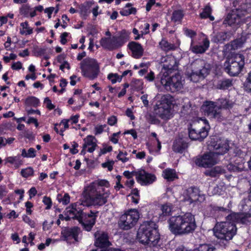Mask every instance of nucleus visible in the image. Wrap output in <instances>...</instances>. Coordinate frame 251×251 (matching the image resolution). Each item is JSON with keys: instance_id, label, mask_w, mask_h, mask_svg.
<instances>
[{"instance_id": "nucleus-1", "label": "nucleus", "mask_w": 251, "mask_h": 251, "mask_svg": "<svg viewBox=\"0 0 251 251\" xmlns=\"http://www.w3.org/2000/svg\"><path fill=\"white\" fill-rule=\"evenodd\" d=\"M168 222L169 230L175 235L192 233L197 226L194 215L189 212L172 216Z\"/></svg>"}, {"instance_id": "nucleus-2", "label": "nucleus", "mask_w": 251, "mask_h": 251, "mask_svg": "<svg viewBox=\"0 0 251 251\" xmlns=\"http://www.w3.org/2000/svg\"><path fill=\"white\" fill-rule=\"evenodd\" d=\"M137 237L139 242L150 247H156L159 245L160 234L158 226L152 221L144 222L140 226Z\"/></svg>"}, {"instance_id": "nucleus-3", "label": "nucleus", "mask_w": 251, "mask_h": 251, "mask_svg": "<svg viewBox=\"0 0 251 251\" xmlns=\"http://www.w3.org/2000/svg\"><path fill=\"white\" fill-rule=\"evenodd\" d=\"M87 192L81 198V204L84 206H100L107 201L110 193L108 190L96 187L92 188L88 187Z\"/></svg>"}, {"instance_id": "nucleus-4", "label": "nucleus", "mask_w": 251, "mask_h": 251, "mask_svg": "<svg viewBox=\"0 0 251 251\" xmlns=\"http://www.w3.org/2000/svg\"><path fill=\"white\" fill-rule=\"evenodd\" d=\"M236 232L235 224L229 222L217 224L214 228V235L220 240L218 244L223 248H226L228 241L233 238Z\"/></svg>"}, {"instance_id": "nucleus-5", "label": "nucleus", "mask_w": 251, "mask_h": 251, "mask_svg": "<svg viewBox=\"0 0 251 251\" xmlns=\"http://www.w3.org/2000/svg\"><path fill=\"white\" fill-rule=\"evenodd\" d=\"M245 57L243 54H236L226 60L224 64L226 72L229 75L234 76L240 74L245 64Z\"/></svg>"}, {"instance_id": "nucleus-6", "label": "nucleus", "mask_w": 251, "mask_h": 251, "mask_svg": "<svg viewBox=\"0 0 251 251\" xmlns=\"http://www.w3.org/2000/svg\"><path fill=\"white\" fill-rule=\"evenodd\" d=\"M82 75L91 80L97 78L100 72V66L96 60L86 58L80 63Z\"/></svg>"}, {"instance_id": "nucleus-7", "label": "nucleus", "mask_w": 251, "mask_h": 251, "mask_svg": "<svg viewBox=\"0 0 251 251\" xmlns=\"http://www.w3.org/2000/svg\"><path fill=\"white\" fill-rule=\"evenodd\" d=\"M140 217L136 209H130L122 215L118 222L119 227L125 230H129L136 224Z\"/></svg>"}, {"instance_id": "nucleus-8", "label": "nucleus", "mask_w": 251, "mask_h": 251, "mask_svg": "<svg viewBox=\"0 0 251 251\" xmlns=\"http://www.w3.org/2000/svg\"><path fill=\"white\" fill-rule=\"evenodd\" d=\"M201 108L204 115L207 116L210 120L221 122L225 119L221 110L214 101L206 100L203 102Z\"/></svg>"}, {"instance_id": "nucleus-9", "label": "nucleus", "mask_w": 251, "mask_h": 251, "mask_svg": "<svg viewBox=\"0 0 251 251\" xmlns=\"http://www.w3.org/2000/svg\"><path fill=\"white\" fill-rule=\"evenodd\" d=\"M95 239V245L99 247L95 251H123L119 248H107L111 243L109 241V237L107 232L102 230H98L94 233Z\"/></svg>"}, {"instance_id": "nucleus-10", "label": "nucleus", "mask_w": 251, "mask_h": 251, "mask_svg": "<svg viewBox=\"0 0 251 251\" xmlns=\"http://www.w3.org/2000/svg\"><path fill=\"white\" fill-rule=\"evenodd\" d=\"M193 70L190 75V78L191 80L194 82L198 81L195 77L203 78L207 75L210 70L209 64L202 59L196 60L193 64Z\"/></svg>"}, {"instance_id": "nucleus-11", "label": "nucleus", "mask_w": 251, "mask_h": 251, "mask_svg": "<svg viewBox=\"0 0 251 251\" xmlns=\"http://www.w3.org/2000/svg\"><path fill=\"white\" fill-rule=\"evenodd\" d=\"M161 83L168 91L175 92L180 90L183 87L181 77L179 74L172 76H164L161 78Z\"/></svg>"}, {"instance_id": "nucleus-12", "label": "nucleus", "mask_w": 251, "mask_h": 251, "mask_svg": "<svg viewBox=\"0 0 251 251\" xmlns=\"http://www.w3.org/2000/svg\"><path fill=\"white\" fill-rule=\"evenodd\" d=\"M198 123L204 125L200 129L193 128L191 125L188 128L189 136L193 140L202 141L208 135V130L210 128L208 121L205 118H200L198 119Z\"/></svg>"}, {"instance_id": "nucleus-13", "label": "nucleus", "mask_w": 251, "mask_h": 251, "mask_svg": "<svg viewBox=\"0 0 251 251\" xmlns=\"http://www.w3.org/2000/svg\"><path fill=\"white\" fill-rule=\"evenodd\" d=\"M209 147L213 149L212 151L217 157L220 155H224L229 150V144L226 140L222 139L217 137L211 139Z\"/></svg>"}, {"instance_id": "nucleus-14", "label": "nucleus", "mask_w": 251, "mask_h": 251, "mask_svg": "<svg viewBox=\"0 0 251 251\" xmlns=\"http://www.w3.org/2000/svg\"><path fill=\"white\" fill-rule=\"evenodd\" d=\"M99 212L90 210L88 213L83 212L79 223H80L83 229L87 231H90L96 222Z\"/></svg>"}, {"instance_id": "nucleus-15", "label": "nucleus", "mask_w": 251, "mask_h": 251, "mask_svg": "<svg viewBox=\"0 0 251 251\" xmlns=\"http://www.w3.org/2000/svg\"><path fill=\"white\" fill-rule=\"evenodd\" d=\"M219 161L218 157L212 152L204 154L196 163L199 166L208 168L217 164Z\"/></svg>"}, {"instance_id": "nucleus-16", "label": "nucleus", "mask_w": 251, "mask_h": 251, "mask_svg": "<svg viewBox=\"0 0 251 251\" xmlns=\"http://www.w3.org/2000/svg\"><path fill=\"white\" fill-rule=\"evenodd\" d=\"M136 176L137 181L142 185H148L154 182L156 177L154 175L148 173L145 170H138L137 172H133Z\"/></svg>"}, {"instance_id": "nucleus-17", "label": "nucleus", "mask_w": 251, "mask_h": 251, "mask_svg": "<svg viewBox=\"0 0 251 251\" xmlns=\"http://www.w3.org/2000/svg\"><path fill=\"white\" fill-rule=\"evenodd\" d=\"M124 43L121 36H113L111 38H103L100 41L101 46L109 50L121 46Z\"/></svg>"}, {"instance_id": "nucleus-18", "label": "nucleus", "mask_w": 251, "mask_h": 251, "mask_svg": "<svg viewBox=\"0 0 251 251\" xmlns=\"http://www.w3.org/2000/svg\"><path fill=\"white\" fill-rule=\"evenodd\" d=\"M226 221L235 224V223L248 225L251 223V215L245 213H232L226 217Z\"/></svg>"}, {"instance_id": "nucleus-19", "label": "nucleus", "mask_w": 251, "mask_h": 251, "mask_svg": "<svg viewBox=\"0 0 251 251\" xmlns=\"http://www.w3.org/2000/svg\"><path fill=\"white\" fill-rule=\"evenodd\" d=\"M81 205H83L81 204V200L79 202L72 203L66 208V214L71 215L72 219L79 221L84 212L81 207Z\"/></svg>"}, {"instance_id": "nucleus-20", "label": "nucleus", "mask_w": 251, "mask_h": 251, "mask_svg": "<svg viewBox=\"0 0 251 251\" xmlns=\"http://www.w3.org/2000/svg\"><path fill=\"white\" fill-rule=\"evenodd\" d=\"M245 162L241 157H235L233 162H230L226 166V168L230 172H240L245 169Z\"/></svg>"}, {"instance_id": "nucleus-21", "label": "nucleus", "mask_w": 251, "mask_h": 251, "mask_svg": "<svg viewBox=\"0 0 251 251\" xmlns=\"http://www.w3.org/2000/svg\"><path fill=\"white\" fill-rule=\"evenodd\" d=\"M154 113L157 117L163 120H168L171 118V108L156 104L154 109Z\"/></svg>"}, {"instance_id": "nucleus-22", "label": "nucleus", "mask_w": 251, "mask_h": 251, "mask_svg": "<svg viewBox=\"0 0 251 251\" xmlns=\"http://www.w3.org/2000/svg\"><path fill=\"white\" fill-rule=\"evenodd\" d=\"M210 42L207 38L203 39L202 43L195 45L193 40H191L190 50L194 53H203L208 49Z\"/></svg>"}, {"instance_id": "nucleus-23", "label": "nucleus", "mask_w": 251, "mask_h": 251, "mask_svg": "<svg viewBox=\"0 0 251 251\" xmlns=\"http://www.w3.org/2000/svg\"><path fill=\"white\" fill-rule=\"evenodd\" d=\"M127 47L131 52V56L133 58L138 59L143 55L144 49L140 44L132 41L128 43Z\"/></svg>"}, {"instance_id": "nucleus-24", "label": "nucleus", "mask_w": 251, "mask_h": 251, "mask_svg": "<svg viewBox=\"0 0 251 251\" xmlns=\"http://www.w3.org/2000/svg\"><path fill=\"white\" fill-rule=\"evenodd\" d=\"M207 208V210L210 212L209 214L215 217L224 216L229 212L228 209L222 206H219L216 204H211Z\"/></svg>"}, {"instance_id": "nucleus-25", "label": "nucleus", "mask_w": 251, "mask_h": 251, "mask_svg": "<svg viewBox=\"0 0 251 251\" xmlns=\"http://www.w3.org/2000/svg\"><path fill=\"white\" fill-rule=\"evenodd\" d=\"M248 198L243 199L239 204V209L242 213L251 215V186Z\"/></svg>"}, {"instance_id": "nucleus-26", "label": "nucleus", "mask_w": 251, "mask_h": 251, "mask_svg": "<svg viewBox=\"0 0 251 251\" xmlns=\"http://www.w3.org/2000/svg\"><path fill=\"white\" fill-rule=\"evenodd\" d=\"M187 195L188 197V200L191 203L196 201H200V198L201 199H204V196L200 194L199 188L196 187L189 188L187 190Z\"/></svg>"}, {"instance_id": "nucleus-27", "label": "nucleus", "mask_w": 251, "mask_h": 251, "mask_svg": "<svg viewBox=\"0 0 251 251\" xmlns=\"http://www.w3.org/2000/svg\"><path fill=\"white\" fill-rule=\"evenodd\" d=\"M187 140L183 138L175 139L173 145V151L176 152L182 153L188 147Z\"/></svg>"}, {"instance_id": "nucleus-28", "label": "nucleus", "mask_w": 251, "mask_h": 251, "mask_svg": "<svg viewBox=\"0 0 251 251\" xmlns=\"http://www.w3.org/2000/svg\"><path fill=\"white\" fill-rule=\"evenodd\" d=\"M232 34L231 32H219L212 36L211 41L215 43H223L225 41H228L231 37Z\"/></svg>"}, {"instance_id": "nucleus-29", "label": "nucleus", "mask_w": 251, "mask_h": 251, "mask_svg": "<svg viewBox=\"0 0 251 251\" xmlns=\"http://www.w3.org/2000/svg\"><path fill=\"white\" fill-rule=\"evenodd\" d=\"M96 139L95 137L92 135H88L83 139L84 143L82 147L84 149H87L88 152L90 153L93 152L97 146L96 143Z\"/></svg>"}, {"instance_id": "nucleus-30", "label": "nucleus", "mask_w": 251, "mask_h": 251, "mask_svg": "<svg viewBox=\"0 0 251 251\" xmlns=\"http://www.w3.org/2000/svg\"><path fill=\"white\" fill-rule=\"evenodd\" d=\"M175 251H188L184 246L177 248ZM193 251H218L217 249L213 245L208 244H201L195 249Z\"/></svg>"}, {"instance_id": "nucleus-31", "label": "nucleus", "mask_w": 251, "mask_h": 251, "mask_svg": "<svg viewBox=\"0 0 251 251\" xmlns=\"http://www.w3.org/2000/svg\"><path fill=\"white\" fill-rule=\"evenodd\" d=\"M234 9H232V13L228 14L227 16H241L251 13V4H245L241 6V8L235 9L237 13L234 12Z\"/></svg>"}, {"instance_id": "nucleus-32", "label": "nucleus", "mask_w": 251, "mask_h": 251, "mask_svg": "<svg viewBox=\"0 0 251 251\" xmlns=\"http://www.w3.org/2000/svg\"><path fill=\"white\" fill-rule=\"evenodd\" d=\"M215 102L221 110L222 109H229L233 107L234 104V102L231 100L225 98H219Z\"/></svg>"}, {"instance_id": "nucleus-33", "label": "nucleus", "mask_w": 251, "mask_h": 251, "mask_svg": "<svg viewBox=\"0 0 251 251\" xmlns=\"http://www.w3.org/2000/svg\"><path fill=\"white\" fill-rule=\"evenodd\" d=\"M160 49L166 52L175 50L176 48L174 44L169 43L165 38H162L159 43Z\"/></svg>"}, {"instance_id": "nucleus-34", "label": "nucleus", "mask_w": 251, "mask_h": 251, "mask_svg": "<svg viewBox=\"0 0 251 251\" xmlns=\"http://www.w3.org/2000/svg\"><path fill=\"white\" fill-rule=\"evenodd\" d=\"M79 231L80 229L77 227L69 228L65 231V236L69 239L73 238L75 241H77Z\"/></svg>"}, {"instance_id": "nucleus-35", "label": "nucleus", "mask_w": 251, "mask_h": 251, "mask_svg": "<svg viewBox=\"0 0 251 251\" xmlns=\"http://www.w3.org/2000/svg\"><path fill=\"white\" fill-rule=\"evenodd\" d=\"M181 116L184 117L187 120L190 119V115H193V109L191 107V104L190 101H188L185 103V104L182 106L181 111Z\"/></svg>"}, {"instance_id": "nucleus-36", "label": "nucleus", "mask_w": 251, "mask_h": 251, "mask_svg": "<svg viewBox=\"0 0 251 251\" xmlns=\"http://www.w3.org/2000/svg\"><path fill=\"white\" fill-rule=\"evenodd\" d=\"M163 176L165 179L169 181H173L177 178L176 170L170 168H167L163 171Z\"/></svg>"}, {"instance_id": "nucleus-37", "label": "nucleus", "mask_w": 251, "mask_h": 251, "mask_svg": "<svg viewBox=\"0 0 251 251\" xmlns=\"http://www.w3.org/2000/svg\"><path fill=\"white\" fill-rule=\"evenodd\" d=\"M173 97L169 94L164 95L160 99L158 104H161L162 106L168 107L171 108V105L173 102Z\"/></svg>"}, {"instance_id": "nucleus-38", "label": "nucleus", "mask_w": 251, "mask_h": 251, "mask_svg": "<svg viewBox=\"0 0 251 251\" xmlns=\"http://www.w3.org/2000/svg\"><path fill=\"white\" fill-rule=\"evenodd\" d=\"M165 63L163 64V68L167 70H172L176 68V60L173 56H167L165 59Z\"/></svg>"}, {"instance_id": "nucleus-39", "label": "nucleus", "mask_w": 251, "mask_h": 251, "mask_svg": "<svg viewBox=\"0 0 251 251\" xmlns=\"http://www.w3.org/2000/svg\"><path fill=\"white\" fill-rule=\"evenodd\" d=\"M136 13V8L131 7L130 3H127L123 9L120 11V14L122 16H128L131 14L135 15Z\"/></svg>"}, {"instance_id": "nucleus-40", "label": "nucleus", "mask_w": 251, "mask_h": 251, "mask_svg": "<svg viewBox=\"0 0 251 251\" xmlns=\"http://www.w3.org/2000/svg\"><path fill=\"white\" fill-rule=\"evenodd\" d=\"M243 45V42L241 39H237L231 41L227 44V48L230 50H235L238 48H241Z\"/></svg>"}, {"instance_id": "nucleus-41", "label": "nucleus", "mask_w": 251, "mask_h": 251, "mask_svg": "<svg viewBox=\"0 0 251 251\" xmlns=\"http://www.w3.org/2000/svg\"><path fill=\"white\" fill-rule=\"evenodd\" d=\"M21 14L22 15H27L29 14V16H35L37 13H35V10H33V8L29 7V5L25 4L22 6L20 9Z\"/></svg>"}, {"instance_id": "nucleus-42", "label": "nucleus", "mask_w": 251, "mask_h": 251, "mask_svg": "<svg viewBox=\"0 0 251 251\" xmlns=\"http://www.w3.org/2000/svg\"><path fill=\"white\" fill-rule=\"evenodd\" d=\"M232 85V81L229 79H225L220 80L218 84L217 87L218 89L226 90L228 89Z\"/></svg>"}, {"instance_id": "nucleus-43", "label": "nucleus", "mask_w": 251, "mask_h": 251, "mask_svg": "<svg viewBox=\"0 0 251 251\" xmlns=\"http://www.w3.org/2000/svg\"><path fill=\"white\" fill-rule=\"evenodd\" d=\"M22 28L20 29V33L22 35H30L32 33L33 30L31 28L28 26L26 22L21 23Z\"/></svg>"}, {"instance_id": "nucleus-44", "label": "nucleus", "mask_w": 251, "mask_h": 251, "mask_svg": "<svg viewBox=\"0 0 251 251\" xmlns=\"http://www.w3.org/2000/svg\"><path fill=\"white\" fill-rule=\"evenodd\" d=\"M240 17H226L224 23L225 24H228L230 26L238 25L240 22Z\"/></svg>"}, {"instance_id": "nucleus-45", "label": "nucleus", "mask_w": 251, "mask_h": 251, "mask_svg": "<svg viewBox=\"0 0 251 251\" xmlns=\"http://www.w3.org/2000/svg\"><path fill=\"white\" fill-rule=\"evenodd\" d=\"M109 185V182L108 181L105 180H100L97 181L93 182L88 187L94 188L96 187L97 188H101L102 189H105L103 186L108 187Z\"/></svg>"}, {"instance_id": "nucleus-46", "label": "nucleus", "mask_w": 251, "mask_h": 251, "mask_svg": "<svg viewBox=\"0 0 251 251\" xmlns=\"http://www.w3.org/2000/svg\"><path fill=\"white\" fill-rule=\"evenodd\" d=\"M39 103V99L33 96L28 97L25 100V104L27 106L37 107Z\"/></svg>"}, {"instance_id": "nucleus-47", "label": "nucleus", "mask_w": 251, "mask_h": 251, "mask_svg": "<svg viewBox=\"0 0 251 251\" xmlns=\"http://www.w3.org/2000/svg\"><path fill=\"white\" fill-rule=\"evenodd\" d=\"M21 175L23 177L27 178L33 176L34 170L31 167H27L21 170Z\"/></svg>"}, {"instance_id": "nucleus-48", "label": "nucleus", "mask_w": 251, "mask_h": 251, "mask_svg": "<svg viewBox=\"0 0 251 251\" xmlns=\"http://www.w3.org/2000/svg\"><path fill=\"white\" fill-rule=\"evenodd\" d=\"M220 173L221 169L218 167H216L211 170L206 171L204 174L207 176L216 177Z\"/></svg>"}, {"instance_id": "nucleus-49", "label": "nucleus", "mask_w": 251, "mask_h": 251, "mask_svg": "<svg viewBox=\"0 0 251 251\" xmlns=\"http://www.w3.org/2000/svg\"><path fill=\"white\" fill-rule=\"evenodd\" d=\"M57 199L59 202H62L64 205L68 204L70 201V197L68 193H65L63 197L61 195H58Z\"/></svg>"}, {"instance_id": "nucleus-50", "label": "nucleus", "mask_w": 251, "mask_h": 251, "mask_svg": "<svg viewBox=\"0 0 251 251\" xmlns=\"http://www.w3.org/2000/svg\"><path fill=\"white\" fill-rule=\"evenodd\" d=\"M6 163H9L10 164H21L22 161L20 159V156H9L7 157L5 159Z\"/></svg>"}, {"instance_id": "nucleus-51", "label": "nucleus", "mask_w": 251, "mask_h": 251, "mask_svg": "<svg viewBox=\"0 0 251 251\" xmlns=\"http://www.w3.org/2000/svg\"><path fill=\"white\" fill-rule=\"evenodd\" d=\"M157 117L154 112L153 114H150L148 117V120L151 124L158 125L160 121Z\"/></svg>"}, {"instance_id": "nucleus-52", "label": "nucleus", "mask_w": 251, "mask_h": 251, "mask_svg": "<svg viewBox=\"0 0 251 251\" xmlns=\"http://www.w3.org/2000/svg\"><path fill=\"white\" fill-rule=\"evenodd\" d=\"M245 90L248 92H251V71L248 74V77L244 83Z\"/></svg>"}, {"instance_id": "nucleus-53", "label": "nucleus", "mask_w": 251, "mask_h": 251, "mask_svg": "<svg viewBox=\"0 0 251 251\" xmlns=\"http://www.w3.org/2000/svg\"><path fill=\"white\" fill-rule=\"evenodd\" d=\"M106 126V125H97L95 126L94 127L95 135H97L101 134L103 132L104 128Z\"/></svg>"}, {"instance_id": "nucleus-54", "label": "nucleus", "mask_w": 251, "mask_h": 251, "mask_svg": "<svg viewBox=\"0 0 251 251\" xmlns=\"http://www.w3.org/2000/svg\"><path fill=\"white\" fill-rule=\"evenodd\" d=\"M161 210L162 214L164 216H166L169 215L170 214L172 210V208L170 205L166 204L162 205Z\"/></svg>"}, {"instance_id": "nucleus-55", "label": "nucleus", "mask_w": 251, "mask_h": 251, "mask_svg": "<svg viewBox=\"0 0 251 251\" xmlns=\"http://www.w3.org/2000/svg\"><path fill=\"white\" fill-rule=\"evenodd\" d=\"M108 78L113 84L115 83L117 81H120L121 80V77L120 78L118 75L113 74H109Z\"/></svg>"}, {"instance_id": "nucleus-56", "label": "nucleus", "mask_w": 251, "mask_h": 251, "mask_svg": "<svg viewBox=\"0 0 251 251\" xmlns=\"http://www.w3.org/2000/svg\"><path fill=\"white\" fill-rule=\"evenodd\" d=\"M43 202L47 206L46 209H50L52 206V201L51 199L47 196H44L43 199Z\"/></svg>"}, {"instance_id": "nucleus-57", "label": "nucleus", "mask_w": 251, "mask_h": 251, "mask_svg": "<svg viewBox=\"0 0 251 251\" xmlns=\"http://www.w3.org/2000/svg\"><path fill=\"white\" fill-rule=\"evenodd\" d=\"M212 9L209 5H206L200 16H211Z\"/></svg>"}, {"instance_id": "nucleus-58", "label": "nucleus", "mask_w": 251, "mask_h": 251, "mask_svg": "<svg viewBox=\"0 0 251 251\" xmlns=\"http://www.w3.org/2000/svg\"><path fill=\"white\" fill-rule=\"evenodd\" d=\"M117 158L119 160L121 161L123 163H126V162H127L129 160L128 157L123 156V151H119V152L117 156Z\"/></svg>"}, {"instance_id": "nucleus-59", "label": "nucleus", "mask_w": 251, "mask_h": 251, "mask_svg": "<svg viewBox=\"0 0 251 251\" xmlns=\"http://www.w3.org/2000/svg\"><path fill=\"white\" fill-rule=\"evenodd\" d=\"M114 162L113 161H107L102 163L101 166L103 168H107L108 171H111L113 169Z\"/></svg>"}, {"instance_id": "nucleus-60", "label": "nucleus", "mask_w": 251, "mask_h": 251, "mask_svg": "<svg viewBox=\"0 0 251 251\" xmlns=\"http://www.w3.org/2000/svg\"><path fill=\"white\" fill-rule=\"evenodd\" d=\"M44 103L46 104V107L49 110H52L55 107L54 105L51 103V100L48 97H47L45 99Z\"/></svg>"}, {"instance_id": "nucleus-61", "label": "nucleus", "mask_w": 251, "mask_h": 251, "mask_svg": "<svg viewBox=\"0 0 251 251\" xmlns=\"http://www.w3.org/2000/svg\"><path fill=\"white\" fill-rule=\"evenodd\" d=\"M184 34L188 37L193 38L196 35V32L194 30L189 29H186L184 30Z\"/></svg>"}, {"instance_id": "nucleus-62", "label": "nucleus", "mask_w": 251, "mask_h": 251, "mask_svg": "<svg viewBox=\"0 0 251 251\" xmlns=\"http://www.w3.org/2000/svg\"><path fill=\"white\" fill-rule=\"evenodd\" d=\"M145 78L149 81H153L154 79L155 76L154 73L151 71L145 77Z\"/></svg>"}, {"instance_id": "nucleus-63", "label": "nucleus", "mask_w": 251, "mask_h": 251, "mask_svg": "<svg viewBox=\"0 0 251 251\" xmlns=\"http://www.w3.org/2000/svg\"><path fill=\"white\" fill-rule=\"evenodd\" d=\"M36 150L33 148H30L27 151L28 158H34L36 156Z\"/></svg>"}, {"instance_id": "nucleus-64", "label": "nucleus", "mask_w": 251, "mask_h": 251, "mask_svg": "<svg viewBox=\"0 0 251 251\" xmlns=\"http://www.w3.org/2000/svg\"><path fill=\"white\" fill-rule=\"evenodd\" d=\"M68 36V33L67 32H63L60 35V42L62 45H65L67 40L66 39V37Z\"/></svg>"}]
</instances>
